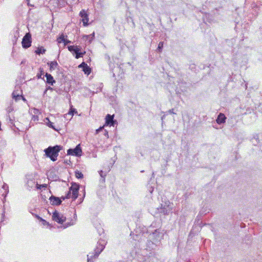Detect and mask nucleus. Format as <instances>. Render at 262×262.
<instances>
[{
	"instance_id": "obj_1",
	"label": "nucleus",
	"mask_w": 262,
	"mask_h": 262,
	"mask_svg": "<svg viewBox=\"0 0 262 262\" xmlns=\"http://www.w3.org/2000/svg\"><path fill=\"white\" fill-rule=\"evenodd\" d=\"M61 149L60 146H50L45 150L46 156L50 158L53 161L57 160V157L58 156V152Z\"/></svg>"
},
{
	"instance_id": "obj_2",
	"label": "nucleus",
	"mask_w": 262,
	"mask_h": 262,
	"mask_svg": "<svg viewBox=\"0 0 262 262\" xmlns=\"http://www.w3.org/2000/svg\"><path fill=\"white\" fill-rule=\"evenodd\" d=\"M79 185L76 183H73L70 188L68 193L67 194V199L72 198L76 200L78 196Z\"/></svg>"
},
{
	"instance_id": "obj_3",
	"label": "nucleus",
	"mask_w": 262,
	"mask_h": 262,
	"mask_svg": "<svg viewBox=\"0 0 262 262\" xmlns=\"http://www.w3.org/2000/svg\"><path fill=\"white\" fill-rule=\"evenodd\" d=\"M104 246L102 244H98L94 252L90 253V255H88V262H93V259L97 258L100 253L104 249Z\"/></svg>"
},
{
	"instance_id": "obj_4",
	"label": "nucleus",
	"mask_w": 262,
	"mask_h": 262,
	"mask_svg": "<svg viewBox=\"0 0 262 262\" xmlns=\"http://www.w3.org/2000/svg\"><path fill=\"white\" fill-rule=\"evenodd\" d=\"M22 46L24 48L27 49L31 45V35L28 33H27L23 38L21 42Z\"/></svg>"
},
{
	"instance_id": "obj_5",
	"label": "nucleus",
	"mask_w": 262,
	"mask_h": 262,
	"mask_svg": "<svg viewBox=\"0 0 262 262\" xmlns=\"http://www.w3.org/2000/svg\"><path fill=\"white\" fill-rule=\"evenodd\" d=\"M67 154L80 157L82 155V150L80 147V144H78L74 149H69L67 151Z\"/></svg>"
},
{
	"instance_id": "obj_6",
	"label": "nucleus",
	"mask_w": 262,
	"mask_h": 262,
	"mask_svg": "<svg viewBox=\"0 0 262 262\" xmlns=\"http://www.w3.org/2000/svg\"><path fill=\"white\" fill-rule=\"evenodd\" d=\"M79 15L81 17L83 26L84 27L87 26L89 21V14L85 10L82 9L80 11Z\"/></svg>"
},
{
	"instance_id": "obj_7",
	"label": "nucleus",
	"mask_w": 262,
	"mask_h": 262,
	"mask_svg": "<svg viewBox=\"0 0 262 262\" xmlns=\"http://www.w3.org/2000/svg\"><path fill=\"white\" fill-rule=\"evenodd\" d=\"M68 50L73 54H75L76 58L78 59L82 57L83 53L79 52L80 49L77 46H70L68 47Z\"/></svg>"
},
{
	"instance_id": "obj_8",
	"label": "nucleus",
	"mask_w": 262,
	"mask_h": 262,
	"mask_svg": "<svg viewBox=\"0 0 262 262\" xmlns=\"http://www.w3.org/2000/svg\"><path fill=\"white\" fill-rule=\"evenodd\" d=\"M114 115H111L110 114H107L105 117V123L104 126H114L115 123V121L114 120Z\"/></svg>"
},
{
	"instance_id": "obj_9",
	"label": "nucleus",
	"mask_w": 262,
	"mask_h": 262,
	"mask_svg": "<svg viewBox=\"0 0 262 262\" xmlns=\"http://www.w3.org/2000/svg\"><path fill=\"white\" fill-rule=\"evenodd\" d=\"M52 219L54 221L60 224H62L64 222V220L62 219L59 213L56 211L53 214Z\"/></svg>"
},
{
	"instance_id": "obj_10",
	"label": "nucleus",
	"mask_w": 262,
	"mask_h": 262,
	"mask_svg": "<svg viewBox=\"0 0 262 262\" xmlns=\"http://www.w3.org/2000/svg\"><path fill=\"white\" fill-rule=\"evenodd\" d=\"M78 67L82 68L84 73L88 75L91 73V69L84 62H82Z\"/></svg>"
},
{
	"instance_id": "obj_11",
	"label": "nucleus",
	"mask_w": 262,
	"mask_h": 262,
	"mask_svg": "<svg viewBox=\"0 0 262 262\" xmlns=\"http://www.w3.org/2000/svg\"><path fill=\"white\" fill-rule=\"evenodd\" d=\"M50 202L53 205H58L61 203V201L60 198L54 196H52L50 198Z\"/></svg>"
},
{
	"instance_id": "obj_12",
	"label": "nucleus",
	"mask_w": 262,
	"mask_h": 262,
	"mask_svg": "<svg viewBox=\"0 0 262 262\" xmlns=\"http://www.w3.org/2000/svg\"><path fill=\"white\" fill-rule=\"evenodd\" d=\"M21 92L19 90V88H16L12 93V97L16 101L18 100L21 96Z\"/></svg>"
},
{
	"instance_id": "obj_13",
	"label": "nucleus",
	"mask_w": 262,
	"mask_h": 262,
	"mask_svg": "<svg viewBox=\"0 0 262 262\" xmlns=\"http://www.w3.org/2000/svg\"><path fill=\"white\" fill-rule=\"evenodd\" d=\"M226 119V117L225 115L223 113H220L217 116L216 121L218 124H220L225 122Z\"/></svg>"
},
{
	"instance_id": "obj_14",
	"label": "nucleus",
	"mask_w": 262,
	"mask_h": 262,
	"mask_svg": "<svg viewBox=\"0 0 262 262\" xmlns=\"http://www.w3.org/2000/svg\"><path fill=\"white\" fill-rule=\"evenodd\" d=\"M45 76L46 77L47 83L50 84L51 85H53V83H55V80L51 74L46 73Z\"/></svg>"
},
{
	"instance_id": "obj_15",
	"label": "nucleus",
	"mask_w": 262,
	"mask_h": 262,
	"mask_svg": "<svg viewBox=\"0 0 262 262\" xmlns=\"http://www.w3.org/2000/svg\"><path fill=\"white\" fill-rule=\"evenodd\" d=\"M57 41L58 43H62L63 46H66V39L64 38V35L62 34L60 37L57 38Z\"/></svg>"
},
{
	"instance_id": "obj_16",
	"label": "nucleus",
	"mask_w": 262,
	"mask_h": 262,
	"mask_svg": "<svg viewBox=\"0 0 262 262\" xmlns=\"http://www.w3.org/2000/svg\"><path fill=\"white\" fill-rule=\"evenodd\" d=\"M50 70H54L57 66V63L56 61H52L50 63Z\"/></svg>"
},
{
	"instance_id": "obj_17",
	"label": "nucleus",
	"mask_w": 262,
	"mask_h": 262,
	"mask_svg": "<svg viewBox=\"0 0 262 262\" xmlns=\"http://www.w3.org/2000/svg\"><path fill=\"white\" fill-rule=\"evenodd\" d=\"M74 114H77L78 112L75 108H73L72 106H71L68 114L73 116Z\"/></svg>"
},
{
	"instance_id": "obj_18",
	"label": "nucleus",
	"mask_w": 262,
	"mask_h": 262,
	"mask_svg": "<svg viewBox=\"0 0 262 262\" xmlns=\"http://www.w3.org/2000/svg\"><path fill=\"white\" fill-rule=\"evenodd\" d=\"M75 177L78 179H81L83 177V175L82 173V172L78 170L75 171Z\"/></svg>"
},
{
	"instance_id": "obj_19",
	"label": "nucleus",
	"mask_w": 262,
	"mask_h": 262,
	"mask_svg": "<svg viewBox=\"0 0 262 262\" xmlns=\"http://www.w3.org/2000/svg\"><path fill=\"white\" fill-rule=\"evenodd\" d=\"M46 50L41 48H38L37 50L35 51V53L37 54H43L45 53Z\"/></svg>"
},
{
	"instance_id": "obj_20",
	"label": "nucleus",
	"mask_w": 262,
	"mask_h": 262,
	"mask_svg": "<svg viewBox=\"0 0 262 262\" xmlns=\"http://www.w3.org/2000/svg\"><path fill=\"white\" fill-rule=\"evenodd\" d=\"M44 74V71L41 68H40L39 69V73H38L37 74V77L38 78H42V75H43Z\"/></svg>"
},
{
	"instance_id": "obj_21",
	"label": "nucleus",
	"mask_w": 262,
	"mask_h": 262,
	"mask_svg": "<svg viewBox=\"0 0 262 262\" xmlns=\"http://www.w3.org/2000/svg\"><path fill=\"white\" fill-rule=\"evenodd\" d=\"M163 47V42H160L158 45V50L159 52H161L162 49Z\"/></svg>"
},
{
	"instance_id": "obj_22",
	"label": "nucleus",
	"mask_w": 262,
	"mask_h": 262,
	"mask_svg": "<svg viewBox=\"0 0 262 262\" xmlns=\"http://www.w3.org/2000/svg\"><path fill=\"white\" fill-rule=\"evenodd\" d=\"M46 187V184H43V185L37 184V189H40L41 187Z\"/></svg>"
},
{
	"instance_id": "obj_23",
	"label": "nucleus",
	"mask_w": 262,
	"mask_h": 262,
	"mask_svg": "<svg viewBox=\"0 0 262 262\" xmlns=\"http://www.w3.org/2000/svg\"><path fill=\"white\" fill-rule=\"evenodd\" d=\"M104 125L102 126H101L99 128H98L97 129H96V134H98L100 131H101L104 127Z\"/></svg>"
},
{
	"instance_id": "obj_24",
	"label": "nucleus",
	"mask_w": 262,
	"mask_h": 262,
	"mask_svg": "<svg viewBox=\"0 0 262 262\" xmlns=\"http://www.w3.org/2000/svg\"><path fill=\"white\" fill-rule=\"evenodd\" d=\"M75 221V219L74 220H72V222H71L70 223H67V227H68V226H71V225H73Z\"/></svg>"
},
{
	"instance_id": "obj_25",
	"label": "nucleus",
	"mask_w": 262,
	"mask_h": 262,
	"mask_svg": "<svg viewBox=\"0 0 262 262\" xmlns=\"http://www.w3.org/2000/svg\"><path fill=\"white\" fill-rule=\"evenodd\" d=\"M47 120H48L49 121V123H48V126L50 127H52L53 128H54L53 126V123L52 122H51L50 121H49V120H48V119L47 118Z\"/></svg>"
},
{
	"instance_id": "obj_26",
	"label": "nucleus",
	"mask_w": 262,
	"mask_h": 262,
	"mask_svg": "<svg viewBox=\"0 0 262 262\" xmlns=\"http://www.w3.org/2000/svg\"><path fill=\"white\" fill-rule=\"evenodd\" d=\"M13 110V108H12V107H10L9 108H8V110H7V111L10 113Z\"/></svg>"
},
{
	"instance_id": "obj_27",
	"label": "nucleus",
	"mask_w": 262,
	"mask_h": 262,
	"mask_svg": "<svg viewBox=\"0 0 262 262\" xmlns=\"http://www.w3.org/2000/svg\"><path fill=\"white\" fill-rule=\"evenodd\" d=\"M20 97H21L24 101H26V99L25 98H24L21 95V96H20Z\"/></svg>"
},
{
	"instance_id": "obj_28",
	"label": "nucleus",
	"mask_w": 262,
	"mask_h": 262,
	"mask_svg": "<svg viewBox=\"0 0 262 262\" xmlns=\"http://www.w3.org/2000/svg\"><path fill=\"white\" fill-rule=\"evenodd\" d=\"M105 135H106L108 136V133H107V132H106V133H105Z\"/></svg>"
},
{
	"instance_id": "obj_29",
	"label": "nucleus",
	"mask_w": 262,
	"mask_h": 262,
	"mask_svg": "<svg viewBox=\"0 0 262 262\" xmlns=\"http://www.w3.org/2000/svg\"><path fill=\"white\" fill-rule=\"evenodd\" d=\"M63 200H64V197H62L61 198Z\"/></svg>"
},
{
	"instance_id": "obj_30",
	"label": "nucleus",
	"mask_w": 262,
	"mask_h": 262,
	"mask_svg": "<svg viewBox=\"0 0 262 262\" xmlns=\"http://www.w3.org/2000/svg\"><path fill=\"white\" fill-rule=\"evenodd\" d=\"M74 216H75L76 215V214H75V213H74Z\"/></svg>"
},
{
	"instance_id": "obj_31",
	"label": "nucleus",
	"mask_w": 262,
	"mask_h": 262,
	"mask_svg": "<svg viewBox=\"0 0 262 262\" xmlns=\"http://www.w3.org/2000/svg\"><path fill=\"white\" fill-rule=\"evenodd\" d=\"M27 1H29V0H27Z\"/></svg>"
}]
</instances>
